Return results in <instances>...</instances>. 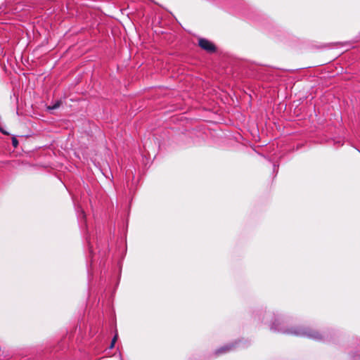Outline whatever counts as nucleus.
<instances>
[{
	"mask_svg": "<svg viewBox=\"0 0 360 360\" xmlns=\"http://www.w3.org/2000/svg\"><path fill=\"white\" fill-rule=\"evenodd\" d=\"M276 321L278 323H276V322H274L271 326V329L274 331H278L283 333L294 335L297 336L307 337L315 340H320L322 339V335L319 332L313 330L311 328L297 327L295 328L285 329L278 326V325H280V322L278 321Z\"/></svg>",
	"mask_w": 360,
	"mask_h": 360,
	"instance_id": "nucleus-1",
	"label": "nucleus"
},
{
	"mask_svg": "<svg viewBox=\"0 0 360 360\" xmlns=\"http://www.w3.org/2000/svg\"><path fill=\"white\" fill-rule=\"evenodd\" d=\"M199 46L204 50L207 52H214L215 51V46L209 40L206 39H200L198 41Z\"/></svg>",
	"mask_w": 360,
	"mask_h": 360,
	"instance_id": "nucleus-2",
	"label": "nucleus"
},
{
	"mask_svg": "<svg viewBox=\"0 0 360 360\" xmlns=\"http://www.w3.org/2000/svg\"><path fill=\"white\" fill-rule=\"evenodd\" d=\"M233 347L232 345H226V346H224V347H221L220 349H219L217 351V353L218 354H221V353H224V352H228L229 351L231 347Z\"/></svg>",
	"mask_w": 360,
	"mask_h": 360,
	"instance_id": "nucleus-3",
	"label": "nucleus"
},
{
	"mask_svg": "<svg viewBox=\"0 0 360 360\" xmlns=\"http://www.w3.org/2000/svg\"><path fill=\"white\" fill-rule=\"evenodd\" d=\"M61 105V101H57L53 105H49L47 107L49 110H52L58 108Z\"/></svg>",
	"mask_w": 360,
	"mask_h": 360,
	"instance_id": "nucleus-4",
	"label": "nucleus"
},
{
	"mask_svg": "<svg viewBox=\"0 0 360 360\" xmlns=\"http://www.w3.org/2000/svg\"><path fill=\"white\" fill-rule=\"evenodd\" d=\"M12 144L13 146L16 148L18 145V141L17 140V139L15 137H13L12 139Z\"/></svg>",
	"mask_w": 360,
	"mask_h": 360,
	"instance_id": "nucleus-5",
	"label": "nucleus"
},
{
	"mask_svg": "<svg viewBox=\"0 0 360 360\" xmlns=\"http://www.w3.org/2000/svg\"><path fill=\"white\" fill-rule=\"evenodd\" d=\"M117 335L116 334L114 338H112V342H111V345H110V348H112L114 347V345L117 340Z\"/></svg>",
	"mask_w": 360,
	"mask_h": 360,
	"instance_id": "nucleus-6",
	"label": "nucleus"
},
{
	"mask_svg": "<svg viewBox=\"0 0 360 360\" xmlns=\"http://www.w3.org/2000/svg\"><path fill=\"white\" fill-rule=\"evenodd\" d=\"M82 214L83 217H84V214L83 212H82Z\"/></svg>",
	"mask_w": 360,
	"mask_h": 360,
	"instance_id": "nucleus-7",
	"label": "nucleus"
}]
</instances>
